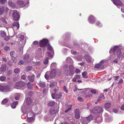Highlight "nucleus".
Here are the masks:
<instances>
[{"label": "nucleus", "mask_w": 124, "mask_h": 124, "mask_svg": "<svg viewBox=\"0 0 124 124\" xmlns=\"http://www.w3.org/2000/svg\"><path fill=\"white\" fill-rule=\"evenodd\" d=\"M26 101L27 104L28 105H30L32 102V100L30 97L27 98L26 99Z\"/></svg>", "instance_id": "16"}, {"label": "nucleus", "mask_w": 124, "mask_h": 124, "mask_svg": "<svg viewBox=\"0 0 124 124\" xmlns=\"http://www.w3.org/2000/svg\"><path fill=\"white\" fill-rule=\"evenodd\" d=\"M33 43V44L35 45H38V41H34Z\"/></svg>", "instance_id": "61"}, {"label": "nucleus", "mask_w": 124, "mask_h": 124, "mask_svg": "<svg viewBox=\"0 0 124 124\" xmlns=\"http://www.w3.org/2000/svg\"><path fill=\"white\" fill-rule=\"evenodd\" d=\"M7 66L5 64L2 65L0 68V70L2 72H3L6 70Z\"/></svg>", "instance_id": "15"}, {"label": "nucleus", "mask_w": 124, "mask_h": 124, "mask_svg": "<svg viewBox=\"0 0 124 124\" xmlns=\"http://www.w3.org/2000/svg\"><path fill=\"white\" fill-rule=\"evenodd\" d=\"M87 73L85 72H84L82 73V75L83 77L84 78H88V76L86 75Z\"/></svg>", "instance_id": "34"}, {"label": "nucleus", "mask_w": 124, "mask_h": 124, "mask_svg": "<svg viewBox=\"0 0 124 124\" xmlns=\"http://www.w3.org/2000/svg\"><path fill=\"white\" fill-rule=\"evenodd\" d=\"M17 101H14L11 104V106L13 108H15L16 107V106L18 104Z\"/></svg>", "instance_id": "20"}, {"label": "nucleus", "mask_w": 124, "mask_h": 124, "mask_svg": "<svg viewBox=\"0 0 124 124\" xmlns=\"http://www.w3.org/2000/svg\"><path fill=\"white\" fill-rule=\"evenodd\" d=\"M8 4L9 5L12 7H14L16 5L14 3L11 1H8Z\"/></svg>", "instance_id": "26"}, {"label": "nucleus", "mask_w": 124, "mask_h": 124, "mask_svg": "<svg viewBox=\"0 0 124 124\" xmlns=\"http://www.w3.org/2000/svg\"><path fill=\"white\" fill-rule=\"evenodd\" d=\"M101 66V64L100 63H98L95 65L94 66V67L95 69H98Z\"/></svg>", "instance_id": "40"}, {"label": "nucleus", "mask_w": 124, "mask_h": 124, "mask_svg": "<svg viewBox=\"0 0 124 124\" xmlns=\"http://www.w3.org/2000/svg\"><path fill=\"white\" fill-rule=\"evenodd\" d=\"M35 78V76L34 75H29L28 76V78L29 80L32 82L34 81Z\"/></svg>", "instance_id": "14"}, {"label": "nucleus", "mask_w": 124, "mask_h": 124, "mask_svg": "<svg viewBox=\"0 0 124 124\" xmlns=\"http://www.w3.org/2000/svg\"><path fill=\"white\" fill-rule=\"evenodd\" d=\"M81 120L82 124H87L89 122L86 118H83Z\"/></svg>", "instance_id": "17"}, {"label": "nucleus", "mask_w": 124, "mask_h": 124, "mask_svg": "<svg viewBox=\"0 0 124 124\" xmlns=\"http://www.w3.org/2000/svg\"><path fill=\"white\" fill-rule=\"evenodd\" d=\"M118 48L117 46H115L113 48V50L114 52L117 50L116 52V55L118 57H120V56L121 55L122 52L121 50L120 49H118Z\"/></svg>", "instance_id": "5"}, {"label": "nucleus", "mask_w": 124, "mask_h": 124, "mask_svg": "<svg viewBox=\"0 0 124 124\" xmlns=\"http://www.w3.org/2000/svg\"><path fill=\"white\" fill-rule=\"evenodd\" d=\"M6 78L4 76H1L0 77V80L1 81H3L6 79Z\"/></svg>", "instance_id": "37"}, {"label": "nucleus", "mask_w": 124, "mask_h": 124, "mask_svg": "<svg viewBox=\"0 0 124 124\" xmlns=\"http://www.w3.org/2000/svg\"><path fill=\"white\" fill-rule=\"evenodd\" d=\"M63 88L65 92L66 93H67L68 92V91L66 87L65 86H63Z\"/></svg>", "instance_id": "50"}, {"label": "nucleus", "mask_w": 124, "mask_h": 124, "mask_svg": "<svg viewBox=\"0 0 124 124\" xmlns=\"http://www.w3.org/2000/svg\"><path fill=\"white\" fill-rule=\"evenodd\" d=\"M69 70H66L65 71V75L66 76L69 75L70 76L74 74V72L73 68V67L72 65H70L69 66Z\"/></svg>", "instance_id": "3"}, {"label": "nucleus", "mask_w": 124, "mask_h": 124, "mask_svg": "<svg viewBox=\"0 0 124 124\" xmlns=\"http://www.w3.org/2000/svg\"><path fill=\"white\" fill-rule=\"evenodd\" d=\"M89 22L91 23H94L96 21L95 17L93 15H90L88 18Z\"/></svg>", "instance_id": "6"}, {"label": "nucleus", "mask_w": 124, "mask_h": 124, "mask_svg": "<svg viewBox=\"0 0 124 124\" xmlns=\"http://www.w3.org/2000/svg\"><path fill=\"white\" fill-rule=\"evenodd\" d=\"M56 70L55 69H53L50 72L49 76L51 78H53L56 76Z\"/></svg>", "instance_id": "7"}, {"label": "nucleus", "mask_w": 124, "mask_h": 124, "mask_svg": "<svg viewBox=\"0 0 124 124\" xmlns=\"http://www.w3.org/2000/svg\"><path fill=\"white\" fill-rule=\"evenodd\" d=\"M24 37L23 35H21L19 38V39L20 41L23 40L24 39Z\"/></svg>", "instance_id": "46"}, {"label": "nucleus", "mask_w": 124, "mask_h": 124, "mask_svg": "<svg viewBox=\"0 0 124 124\" xmlns=\"http://www.w3.org/2000/svg\"><path fill=\"white\" fill-rule=\"evenodd\" d=\"M27 120L28 123H30L33 121V117H27Z\"/></svg>", "instance_id": "30"}, {"label": "nucleus", "mask_w": 124, "mask_h": 124, "mask_svg": "<svg viewBox=\"0 0 124 124\" xmlns=\"http://www.w3.org/2000/svg\"><path fill=\"white\" fill-rule=\"evenodd\" d=\"M45 77L46 79H49V75L47 74H45Z\"/></svg>", "instance_id": "53"}, {"label": "nucleus", "mask_w": 124, "mask_h": 124, "mask_svg": "<svg viewBox=\"0 0 124 124\" xmlns=\"http://www.w3.org/2000/svg\"><path fill=\"white\" fill-rule=\"evenodd\" d=\"M90 92L93 94H96V91L94 90H91Z\"/></svg>", "instance_id": "54"}, {"label": "nucleus", "mask_w": 124, "mask_h": 124, "mask_svg": "<svg viewBox=\"0 0 124 124\" xmlns=\"http://www.w3.org/2000/svg\"><path fill=\"white\" fill-rule=\"evenodd\" d=\"M12 17L16 21H18L20 18V15L17 10L14 11L12 14Z\"/></svg>", "instance_id": "2"}, {"label": "nucleus", "mask_w": 124, "mask_h": 124, "mask_svg": "<svg viewBox=\"0 0 124 124\" xmlns=\"http://www.w3.org/2000/svg\"><path fill=\"white\" fill-rule=\"evenodd\" d=\"M7 2V0H0V3L2 4H5Z\"/></svg>", "instance_id": "47"}, {"label": "nucleus", "mask_w": 124, "mask_h": 124, "mask_svg": "<svg viewBox=\"0 0 124 124\" xmlns=\"http://www.w3.org/2000/svg\"><path fill=\"white\" fill-rule=\"evenodd\" d=\"M20 96V94L19 93L16 94L15 95V99L16 100H18L19 99Z\"/></svg>", "instance_id": "31"}, {"label": "nucleus", "mask_w": 124, "mask_h": 124, "mask_svg": "<svg viewBox=\"0 0 124 124\" xmlns=\"http://www.w3.org/2000/svg\"><path fill=\"white\" fill-rule=\"evenodd\" d=\"M32 68V67L31 66H28L25 69V70L26 71H28L31 70Z\"/></svg>", "instance_id": "35"}, {"label": "nucleus", "mask_w": 124, "mask_h": 124, "mask_svg": "<svg viewBox=\"0 0 124 124\" xmlns=\"http://www.w3.org/2000/svg\"><path fill=\"white\" fill-rule=\"evenodd\" d=\"M52 97L53 99H56V95L54 93H53L52 94Z\"/></svg>", "instance_id": "49"}, {"label": "nucleus", "mask_w": 124, "mask_h": 124, "mask_svg": "<svg viewBox=\"0 0 124 124\" xmlns=\"http://www.w3.org/2000/svg\"><path fill=\"white\" fill-rule=\"evenodd\" d=\"M29 57V55L28 54H25L24 56V59L25 61H26L28 59Z\"/></svg>", "instance_id": "33"}, {"label": "nucleus", "mask_w": 124, "mask_h": 124, "mask_svg": "<svg viewBox=\"0 0 124 124\" xmlns=\"http://www.w3.org/2000/svg\"><path fill=\"white\" fill-rule=\"evenodd\" d=\"M55 83L54 82H53L50 83L49 85V86L50 87H53L55 85Z\"/></svg>", "instance_id": "38"}, {"label": "nucleus", "mask_w": 124, "mask_h": 124, "mask_svg": "<svg viewBox=\"0 0 124 124\" xmlns=\"http://www.w3.org/2000/svg\"><path fill=\"white\" fill-rule=\"evenodd\" d=\"M64 96V94L62 92L58 93L56 95V99L59 100L63 96Z\"/></svg>", "instance_id": "10"}, {"label": "nucleus", "mask_w": 124, "mask_h": 124, "mask_svg": "<svg viewBox=\"0 0 124 124\" xmlns=\"http://www.w3.org/2000/svg\"><path fill=\"white\" fill-rule=\"evenodd\" d=\"M113 112L115 113H117L118 112V109L116 108L114 109L113 110Z\"/></svg>", "instance_id": "57"}, {"label": "nucleus", "mask_w": 124, "mask_h": 124, "mask_svg": "<svg viewBox=\"0 0 124 124\" xmlns=\"http://www.w3.org/2000/svg\"><path fill=\"white\" fill-rule=\"evenodd\" d=\"M121 108V110L124 111V104H123L122 105Z\"/></svg>", "instance_id": "63"}, {"label": "nucleus", "mask_w": 124, "mask_h": 124, "mask_svg": "<svg viewBox=\"0 0 124 124\" xmlns=\"http://www.w3.org/2000/svg\"><path fill=\"white\" fill-rule=\"evenodd\" d=\"M4 49L6 51H8L10 50V48L8 46H5L4 48Z\"/></svg>", "instance_id": "43"}, {"label": "nucleus", "mask_w": 124, "mask_h": 124, "mask_svg": "<svg viewBox=\"0 0 124 124\" xmlns=\"http://www.w3.org/2000/svg\"><path fill=\"white\" fill-rule=\"evenodd\" d=\"M86 118L88 120V121L89 122L90 121L93 119V115H90L89 116L86 117Z\"/></svg>", "instance_id": "23"}, {"label": "nucleus", "mask_w": 124, "mask_h": 124, "mask_svg": "<svg viewBox=\"0 0 124 124\" xmlns=\"http://www.w3.org/2000/svg\"><path fill=\"white\" fill-rule=\"evenodd\" d=\"M12 59L13 61V62L15 63H17V60L16 59L15 57L14 56H12Z\"/></svg>", "instance_id": "42"}, {"label": "nucleus", "mask_w": 124, "mask_h": 124, "mask_svg": "<svg viewBox=\"0 0 124 124\" xmlns=\"http://www.w3.org/2000/svg\"><path fill=\"white\" fill-rule=\"evenodd\" d=\"M21 78L22 79L25 80L26 79L25 76L24 75H23L21 77Z\"/></svg>", "instance_id": "59"}, {"label": "nucleus", "mask_w": 124, "mask_h": 124, "mask_svg": "<svg viewBox=\"0 0 124 124\" xmlns=\"http://www.w3.org/2000/svg\"><path fill=\"white\" fill-rule=\"evenodd\" d=\"M20 71L19 69L18 68H17L14 70V72L15 73L17 74L19 73Z\"/></svg>", "instance_id": "41"}, {"label": "nucleus", "mask_w": 124, "mask_h": 124, "mask_svg": "<svg viewBox=\"0 0 124 124\" xmlns=\"http://www.w3.org/2000/svg\"><path fill=\"white\" fill-rule=\"evenodd\" d=\"M111 106V104L109 103H106L104 105V108L106 110L109 108Z\"/></svg>", "instance_id": "19"}, {"label": "nucleus", "mask_w": 124, "mask_h": 124, "mask_svg": "<svg viewBox=\"0 0 124 124\" xmlns=\"http://www.w3.org/2000/svg\"><path fill=\"white\" fill-rule=\"evenodd\" d=\"M47 48L48 50L49 51H53V49L52 47L50 46V44H48L47 45Z\"/></svg>", "instance_id": "32"}, {"label": "nucleus", "mask_w": 124, "mask_h": 124, "mask_svg": "<svg viewBox=\"0 0 124 124\" xmlns=\"http://www.w3.org/2000/svg\"><path fill=\"white\" fill-rule=\"evenodd\" d=\"M113 2L116 5L121 6L122 4V3L120 0H113Z\"/></svg>", "instance_id": "11"}, {"label": "nucleus", "mask_w": 124, "mask_h": 124, "mask_svg": "<svg viewBox=\"0 0 124 124\" xmlns=\"http://www.w3.org/2000/svg\"><path fill=\"white\" fill-rule=\"evenodd\" d=\"M8 100L5 99H4L2 101V104H5L8 102Z\"/></svg>", "instance_id": "39"}, {"label": "nucleus", "mask_w": 124, "mask_h": 124, "mask_svg": "<svg viewBox=\"0 0 124 124\" xmlns=\"http://www.w3.org/2000/svg\"><path fill=\"white\" fill-rule=\"evenodd\" d=\"M34 115L33 113V112L31 110H30V111L28 113L27 115V117H28V115L29 116V117H32Z\"/></svg>", "instance_id": "22"}, {"label": "nucleus", "mask_w": 124, "mask_h": 124, "mask_svg": "<svg viewBox=\"0 0 124 124\" xmlns=\"http://www.w3.org/2000/svg\"><path fill=\"white\" fill-rule=\"evenodd\" d=\"M83 59V57L81 56H79L78 58V60L79 61H81Z\"/></svg>", "instance_id": "51"}, {"label": "nucleus", "mask_w": 124, "mask_h": 124, "mask_svg": "<svg viewBox=\"0 0 124 124\" xmlns=\"http://www.w3.org/2000/svg\"><path fill=\"white\" fill-rule=\"evenodd\" d=\"M96 25L99 26H101V24L99 21H97L96 23Z\"/></svg>", "instance_id": "48"}, {"label": "nucleus", "mask_w": 124, "mask_h": 124, "mask_svg": "<svg viewBox=\"0 0 124 124\" xmlns=\"http://www.w3.org/2000/svg\"><path fill=\"white\" fill-rule=\"evenodd\" d=\"M72 106V105H68V108L65 110V113H67L68 112L69 110L71 109Z\"/></svg>", "instance_id": "29"}, {"label": "nucleus", "mask_w": 124, "mask_h": 124, "mask_svg": "<svg viewBox=\"0 0 124 124\" xmlns=\"http://www.w3.org/2000/svg\"><path fill=\"white\" fill-rule=\"evenodd\" d=\"M38 84L42 88H44L45 87L46 85V84L44 82H42L41 81H40L39 82Z\"/></svg>", "instance_id": "18"}, {"label": "nucleus", "mask_w": 124, "mask_h": 124, "mask_svg": "<svg viewBox=\"0 0 124 124\" xmlns=\"http://www.w3.org/2000/svg\"><path fill=\"white\" fill-rule=\"evenodd\" d=\"M74 77H75L76 78L78 79L80 78V76L79 75H75L74 76Z\"/></svg>", "instance_id": "58"}, {"label": "nucleus", "mask_w": 124, "mask_h": 124, "mask_svg": "<svg viewBox=\"0 0 124 124\" xmlns=\"http://www.w3.org/2000/svg\"><path fill=\"white\" fill-rule=\"evenodd\" d=\"M102 110V108L101 107H96L91 110V113L95 114H98L100 113Z\"/></svg>", "instance_id": "1"}, {"label": "nucleus", "mask_w": 124, "mask_h": 124, "mask_svg": "<svg viewBox=\"0 0 124 124\" xmlns=\"http://www.w3.org/2000/svg\"><path fill=\"white\" fill-rule=\"evenodd\" d=\"M0 19L3 22H4L5 23H7V22L6 21L5 19L4 18H3L2 17H0Z\"/></svg>", "instance_id": "45"}, {"label": "nucleus", "mask_w": 124, "mask_h": 124, "mask_svg": "<svg viewBox=\"0 0 124 124\" xmlns=\"http://www.w3.org/2000/svg\"><path fill=\"white\" fill-rule=\"evenodd\" d=\"M48 42V40L46 39H44L41 40L39 42L40 46L42 47H45Z\"/></svg>", "instance_id": "4"}, {"label": "nucleus", "mask_w": 124, "mask_h": 124, "mask_svg": "<svg viewBox=\"0 0 124 124\" xmlns=\"http://www.w3.org/2000/svg\"><path fill=\"white\" fill-rule=\"evenodd\" d=\"M118 61L117 59H116L113 61V62L114 63H117Z\"/></svg>", "instance_id": "62"}, {"label": "nucleus", "mask_w": 124, "mask_h": 124, "mask_svg": "<svg viewBox=\"0 0 124 124\" xmlns=\"http://www.w3.org/2000/svg\"><path fill=\"white\" fill-rule=\"evenodd\" d=\"M48 54V56L50 57H52V55L51 54V53L49 52H48L47 53Z\"/></svg>", "instance_id": "56"}, {"label": "nucleus", "mask_w": 124, "mask_h": 124, "mask_svg": "<svg viewBox=\"0 0 124 124\" xmlns=\"http://www.w3.org/2000/svg\"><path fill=\"white\" fill-rule=\"evenodd\" d=\"M12 25H13V27L15 26H16L17 30L18 29L19 27V24L18 22H15L14 23L12 24Z\"/></svg>", "instance_id": "21"}, {"label": "nucleus", "mask_w": 124, "mask_h": 124, "mask_svg": "<svg viewBox=\"0 0 124 124\" xmlns=\"http://www.w3.org/2000/svg\"><path fill=\"white\" fill-rule=\"evenodd\" d=\"M4 39L5 40L7 41L9 39V37L8 36L5 38Z\"/></svg>", "instance_id": "60"}, {"label": "nucleus", "mask_w": 124, "mask_h": 124, "mask_svg": "<svg viewBox=\"0 0 124 124\" xmlns=\"http://www.w3.org/2000/svg\"><path fill=\"white\" fill-rule=\"evenodd\" d=\"M17 4L18 5L23 6L24 3V2L21 0H18L17 1Z\"/></svg>", "instance_id": "24"}, {"label": "nucleus", "mask_w": 124, "mask_h": 124, "mask_svg": "<svg viewBox=\"0 0 124 124\" xmlns=\"http://www.w3.org/2000/svg\"><path fill=\"white\" fill-rule=\"evenodd\" d=\"M7 88L5 86L0 85V90L1 91H3L4 92H6V91H5L6 88Z\"/></svg>", "instance_id": "27"}, {"label": "nucleus", "mask_w": 124, "mask_h": 124, "mask_svg": "<svg viewBox=\"0 0 124 124\" xmlns=\"http://www.w3.org/2000/svg\"><path fill=\"white\" fill-rule=\"evenodd\" d=\"M26 85L25 82L23 81H19L17 82L16 84V86L18 87H23Z\"/></svg>", "instance_id": "8"}, {"label": "nucleus", "mask_w": 124, "mask_h": 124, "mask_svg": "<svg viewBox=\"0 0 124 124\" xmlns=\"http://www.w3.org/2000/svg\"><path fill=\"white\" fill-rule=\"evenodd\" d=\"M15 54V52L14 51H12L10 53V55L11 57L13 56Z\"/></svg>", "instance_id": "52"}, {"label": "nucleus", "mask_w": 124, "mask_h": 124, "mask_svg": "<svg viewBox=\"0 0 124 124\" xmlns=\"http://www.w3.org/2000/svg\"><path fill=\"white\" fill-rule=\"evenodd\" d=\"M55 103L54 101H51L49 102L48 104V106L50 107L53 106H54Z\"/></svg>", "instance_id": "25"}, {"label": "nucleus", "mask_w": 124, "mask_h": 124, "mask_svg": "<svg viewBox=\"0 0 124 124\" xmlns=\"http://www.w3.org/2000/svg\"><path fill=\"white\" fill-rule=\"evenodd\" d=\"M84 57L87 62H91V58L90 56L88 55H85L84 56Z\"/></svg>", "instance_id": "13"}, {"label": "nucleus", "mask_w": 124, "mask_h": 124, "mask_svg": "<svg viewBox=\"0 0 124 124\" xmlns=\"http://www.w3.org/2000/svg\"><path fill=\"white\" fill-rule=\"evenodd\" d=\"M27 85L29 89H32L33 88L30 82H29L27 83Z\"/></svg>", "instance_id": "28"}, {"label": "nucleus", "mask_w": 124, "mask_h": 124, "mask_svg": "<svg viewBox=\"0 0 124 124\" xmlns=\"http://www.w3.org/2000/svg\"><path fill=\"white\" fill-rule=\"evenodd\" d=\"M23 61L21 60L18 63V65L23 64Z\"/></svg>", "instance_id": "55"}, {"label": "nucleus", "mask_w": 124, "mask_h": 124, "mask_svg": "<svg viewBox=\"0 0 124 124\" xmlns=\"http://www.w3.org/2000/svg\"><path fill=\"white\" fill-rule=\"evenodd\" d=\"M1 35L2 37H4L6 36V34L4 32L2 31L1 32Z\"/></svg>", "instance_id": "44"}, {"label": "nucleus", "mask_w": 124, "mask_h": 124, "mask_svg": "<svg viewBox=\"0 0 124 124\" xmlns=\"http://www.w3.org/2000/svg\"><path fill=\"white\" fill-rule=\"evenodd\" d=\"M80 71V70L78 69H77L75 70V72L77 73H78Z\"/></svg>", "instance_id": "64"}, {"label": "nucleus", "mask_w": 124, "mask_h": 124, "mask_svg": "<svg viewBox=\"0 0 124 124\" xmlns=\"http://www.w3.org/2000/svg\"><path fill=\"white\" fill-rule=\"evenodd\" d=\"M49 58L48 57H46V58L44 61V63L45 64H47L48 62V60Z\"/></svg>", "instance_id": "36"}, {"label": "nucleus", "mask_w": 124, "mask_h": 124, "mask_svg": "<svg viewBox=\"0 0 124 124\" xmlns=\"http://www.w3.org/2000/svg\"><path fill=\"white\" fill-rule=\"evenodd\" d=\"M49 112L51 114H54L56 113L57 111L55 108H52L50 109Z\"/></svg>", "instance_id": "12"}, {"label": "nucleus", "mask_w": 124, "mask_h": 124, "mask_svg": "<svg viewBox=\"0 0 124 124\" xmlns=\"http://www.w3.org/2000/svg\"><path fill=\"white\" fill-rule=\"evenodd\" d=\"M75 117L77 119H79L80 117V115L79 114V111L78 109H76L75 111Z\"/></svg>", "instance_id": "9"}]
</instances>
